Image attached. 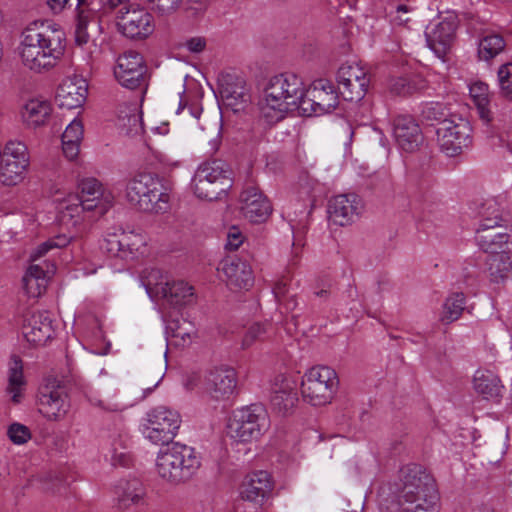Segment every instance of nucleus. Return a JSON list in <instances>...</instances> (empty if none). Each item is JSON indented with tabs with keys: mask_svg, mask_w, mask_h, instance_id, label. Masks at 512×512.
I'll list each match as a JSON object with an SVG mask.
<instances>
[{
	"mask_svg": "<svg viewBox=\"0 0 512 512\" xmlns=\"http://www.w3.org/2000/svg\"><path fill=\"white\" fill-rule=\"evenodd\" d=\"M65 52V33L50 27L27 28L20 45L24 66L35 72L54 67Z\"/></svg>",
	"mask_w": 512,
	"mask_h": 512,
	"instance_id": "obj_1",
	"label": "nucleus"
},
{
	"mask_svg": "<svg viewBox=\"0 0 512 512\" xmlns=\"http://www.w3.org/2000/svg\"><path fill=\"white\" fill-rule=\"evenodd\" d=\"M306 91L302 79L294 73H281L270 78L260 103L261 116L274 124L284 119L290 111L300 113V105Z\"/></svg>",
	"mask_w": 512,
	"mask_h": 512,
	"instance_id": "obj_2",
	"label": "nucleus"
},
{
	"mask_svg": "<svg viewBox=\"0 0 512 512\" xmlns=\"http://www.w3.org/2000/svg\"><path fill=\"white\" fill-rule=\"evenodd\" d=\"M398 502L401 512H437L438 492L434 478L418 464L399 471Z\"/></svg>",
	"mask_w": 512,
	"mask_h": 512,
	"instance_id": "obj_3",
	"label": "nucleus"
},
{
	"mask_svg": "<svg viewBox=\"0 0 512 512\" xmlns=\"http://www.w3.org/2000/svg\"><path fill=\"white\" fill-rule=\"evenodd\" d=\"M126 198L139 211L159 213L167 209L169 193L157 175L139 173L128 182Z\"/></svg>",
	"mask_w": 512,
	"mask_h": 512,
	"instance_id": "obj_4",
	"label": "nucleus"
},
{
	"mask_svg": "<svg viewBox=\"0 0 512 512\" xmlns=\"http://www.w3.org/2000/svg\"><path fill=\"white\" fill-rule=\"evenodd\" d=\"M191 185L199 199L220 200L233 186V171L223 160L207 161L198 167Z\"/></svg>",
	"mask_w": 512,
	"mask_h": 512,
	"instance_id": "obj_5",
	"label": "nucleus"
},
{
	"mask_svg": "<svg viewBox=\"0 0 512 512\" xmlns=\"http://www.w3.org/2000/svg\"><path fill=\"white\" fill-rule=\"evenodd\" d=\"M200 465L194 448L178 442L161 451L156 463L160 477L175 484L191 479Z\"/></svg>",
	"mask_w": 512,
	"mask_h": 512,
	"instance_id": "obj_6",
	"label": "nucleus"
},
{
	"mask_svg": "<svg viewBox=\"0 0 512 512\" xmlns=\"http://www.w3.org/2000/svg\"><path fill=\"white\" fill-rule=\"evenodd\" d=\"M336 372L328 367L318 365L305 373L301 383V393L304 401L313 406L330 403L338 385Z\"/></svg>",
	"mask_w": 512,
	"mask_h": 512,
	"instance_id": "obj_7",
	"label": "nucleus"
},
{
	"mask_svg": "<svg viewBox=\"0 0 512 512\" xmlns=\"http://www.w3.org/2000/svg\"><path fill=\"white\" fill-rule=\"evenodd\" d=\"M268 414L259 404H252L234 412L228 425L231 437L239 442H250L259 438L268 429Z\"/></svg>",
	"mask_w": 512,
	"mask_h": 512,
	"instance_id": "obj_8",
	"label": "nucleus"
},
{
	"mask_svg": "<svg viewBox=\"0 0 512 512\" xmlns=\"http://www.w3.org/2000/svg\"><path fill=\"white\" fill-rule=\"evenodd\" d=\"M143 427L144 436L154 444L169 445L175 438L180 425V414L165 406H158L147 413Z\"/></svg>",
	"mask_w": 512,
	"mask_h": 512,
	"instance_id": "obj_9",
	"label": "nucleus"
},
{
	"mask_svg": "<svg viewBox=\"0 0 512 512\" xmlns=\"http://www.w3.org/2000/svg\"><path fill=\"white\" fill-rule=\"evenodd\" d=\"M339 94L331 81L315 80L304 93L300 114L310 117L332 112L338 106Z\"/></svg>",
	"mask_w": 512,
	"mask_h": 512,
	"instance_id": "obj_10",
	"label": "nucleus"
},
{
	"mask_svg": "<svg viewBox=\"0 0 512 512\" xmlns=\"http://www.w3.org/2000/svg\"><path fill=\"white\" fill-rule=\"evenodd\" d=\"M436 134L441 150L449 157L461 154L472 143V126L460 115H453L449 121H444Z\"/></svg>",
	"mask_w": 512,
	"mask_h": 512,
	"instance_id": "obj_11",
	"label": "nucleus"
},
{
	"mask_svg": "<svg viewBox=\"0 0 512 512\" xmlns=\"http://www.w3.org/2000/svg\"><path fill=\"white\" fill-rule=\"evenodd\" d=\"M114 76L121 86L130 90L145 89L150 77L143 56L133 50L118 57Z\"/></svg>",
	"mask_w": 512,
	"mask_h": 512,
	"instance_id": "obj_12",
	"label": "nucleus"
},
{
	"mask_svg": "<svg viewBox=\"0 0 512 512\" xmlns=\"http://www.w3.org/2000/svg\"><path fill=\"white\" fill-rule=\"evenodd\" d=\"M117 27L127 38L145 39L155 29L154 18L146 9L129 4L119 9Z\"/></svg>",
	"mask_w": 512,
	"mask_h": 512,
	"instance_id": "obj_13",
	"label": "nucleus"
},
{
	"mask_svg": "<svg viewBox=\"0 0 512 512\" xmlns=\"http://www.w3.org/2000/svg\"><path fill=\"white\" fill-rule=\"evenodd\" d=\"M339 93L346 101L358 102L367 92L370 79L366 71L356 63H345L337 72Z\"/></svg>",
	"mask_w": 512,
	"mask_h": 512,
	"instance_id": "obj_14",
	"label": "nucleus"
},
{
	"mask_svg": "<svg viewBox=\"0 0 512 512\" xmlns=\"http://www.w3.org/2000/svg\"><path fill=\"white\" fill-rule=\"evenodd\" d=\"M158 274L159 271L153 270L147 276L144 285L148 293L155 292L157 295H161L162 298L174 307H182L194 302V289L187 282L183 280L154 282L153 279H156Z\"/></svg>",
	"mask_w": 512,
	"mask_h": 512,
	"instance_id": "obj_15",
	"label": "nucleus"
},
{
	"mask_svg": "<svg viewBox=\"0 0 512 512\" xmlns=\"http://www.w3.org/2000/svg\"><path fill=\"white\" fill-rule=\"evenodd\" d=\"M78 204L71 206L80 207L82 211H95L100 216L104 215L113 205V197L110 193L102 191L101 183L95 178L82 179L78 184Z\"/></svg>",
	"mask_w": 512,
	"mask_h": 512,
	"instance_id": "obj_16",
	"label": "nucleus"
},
{
	"mask_svg": "<svg viewBox=\"0 0 512 512\" xmlns=\"http://www.w3.org/2000/svg\"><path fill=\"white\" fill-rule=\"evenodd\" d=\"M237 373L229 366H219L211 369L205 377V391L216 401L231 399L237 389Z\"/></svg>",
	"mask_w": 512,
	"mask_h": 512,
	"instance_id": "obj_17",
	"label": "nucleus"
},
{
	"mask_svg": "<svg viewBox=\"0 0 512 512\" xmlns=\"http://www.w3.org/2000/svg\"><path fill=\"white\" fill-rule=\"evenodd\" d=\"M393 135L398 148L405 153H416L424 143L419 123L411 115H398L393 119Z\"/></svg>",
	"mask_w": 512,
	"mask_h": 512,
	"instance_id": "obj_18",
	"label": "nucleus"
},
{
	"mask_svg": "<svg viewBox=\"0 0 512 512\" xmlns=\"http://www.w3.org/2000/svg\"><path fill=\"white\" fill-rule=\"evenodd\" d=\"M219 93L225 106L235 113L244 111L251 101L244 78L234 73L219 78Z\"/></svg>",
	"mask_w": 512,
	"mask_h": 512,
	"instance_id": "obj_19",
	"label": "nucleus"
},
{
	"mask_svg": "<svg viewBox=\"0 0 512 512\" xmlns=\"http://www.w3.org/2000/svg\"><path fill=\"white\" fill-rule=\"evenodd\" d=\"M22 333L33 345H43L53 335L52 319L48 311L27 310L22 316Z\"/></svg>",
	"mask_w": 512,
	"mask_h": 512,
	"instance_id": "obj_20",
	"label": "nucleus"
},
{
	"mask_svg": "<svg viewBox=\"0 0 512 512\" xmlns=\"http://www.w3.org/2000/svg\"><path fill=\"white\" fill-rule=\"evenodd\" d=\"M70 407L67 393L61 386L46 385L39 390L38 410L48 420H60Z\"/></svg>",
	"mask_w": 512,
	"mask_h": 512,
	"instance_id": "obj_21",
	"label": "nucleus"
},
{
	"mask_svg": "<svg viewBox=\"0 0 512 512\" xmlns=\"http://www.w3.org/2000/svg\"><path fill=\"white\" fill-rule=\"evenodd\" d=\"M240 210L252 223L264 222L272 212L270 201L255 186H247L239 196Z\"/></svg>",
	"mask_w": 512,
	"mask_h": 512,
	"instance_id": "obj_22",
	"label": "nucleus"
},
{
	"mask_svg": "<svg viewBox=\"0 0 512 512\" xmlns=\"http://www.w3.org/2000/svg\"><path fill=\"white\" fill-rule=\"evenodd\" d=\"M298 403L296 383L285 375L275 377L272 384L271 405L281 416L291 415Z\"/></svg>",
	"mask_w": 512,
	"mask_h": 512,
	"instance_id": "obj_23",
	"label": "nucleus"
},
{
	"mask_svg": "<svg viewBox=\"0 0 512 512\" xmlns=\"http://www.w3.org/2000/svg\"><path fill=\"white\" fill-rule=\"evenodd\" d=\"M273 489L271 476L267 471H257L247 475L240 487L241 498L262 507Z\"/></svg>",
	"mask_w": 512,
	"mask_h": 512,
	"instance_id": "obj_24",
	"label": "nucleus"
},
{
	"mask_svg": "<svg viewBox=\"0 0 512 512\" xmlns=\"http://www.w3.org/2000/svg\"><path fill=\"white\" fill-rule=\"evenodd\" d=\"M362 208V201L358 195H337L329 201V218L335 224L344 226L353 222L361 213Z\"/></svg>",
	"mask_w": 512,
	"mask_h": 512,
	"instance_id": "obj_25",
	"label": "nucleus"
},
{
	"mask_svg": "<svg viewBox=\"0 0 512 512\" xmlns=\"http://www.w3.org/2000/svg\"><path fill=\"white\" fill-rule=\"evenodd\" d=\"M456 29V17L450 16L436 24L431 31L426 32L427 44L438 57H444L450 50Z\"/></svg>",
	"mask_w": 512,
	"mask_h": 512,
	"instance_id": "obj_26",
	"label": "nucleus"
},
{
	"mask_svg": "<svg viewBox=\"0 0 512 512\" xmlns=\"http://www.w3.org/2000/svg\"><path fill=\"white\" fill-rule=\"evenodd\" d=\"M87 6V0H77L75 42L79 46L87 44L91 36L101 32L98 15L93 9Z\"/></svg>",
	"mask_w": 512,
	"mask_h": 512,
	"instance_id": "obj_27",
	"label": "nucleus"
},
{
	"mask_svg": "<svg viewBox=\"0 0 512 512\" xmlns=\"http://www.w3.org/2000/svg\"><path fill=\"white\" fill-rule=\"evenodd\" d=\"M221 271L226 276L227 285L231 289L248 290L253 285L250 265L237 257H227L221 263Z\"/></svg>",
	"mask_w": 512,
	"mask_h": 512,
	"instance_id": "obj_28",
	"label": "nucleus"
},
{
	"mask_svg": "<svg viewBox=\"0 0 512 512\" xmlns=\"http://www.w3.org/2000/svg\"><path fill=\"white\" fill-rule=\"evenodd\" d=\"M87 92V84L84 79L77 77L66 79L57 89L56 102L60 108H79L86 101Z\"/></svg>",
	"mask_w": 512,
	"mask_h": 512,
	"instance_id": "obj_29",
	"label": "nucleus"
},
{
	"mask_svg": "<svg viewBox=\"0 0 512 512\" xmlns=\"http://www.w3.org/2000/svg\"><path fill=\"white\" fill-rule=\"evenodd\" d=\"M131 240L132 236L125 232L109 234L101 248L113 257L121 259L134 258L138 246Z\"/></svg>",
	"mask_w": 512,
	"mask_h": 512,
	"instance_id": "obj_30",
	"label": "nucleus"
},
{
	"mask_svg": "<svg viewBox=\"0 0 512 512\" xmlns=\"http://www.w3.org/2000/svg\"><path fill=\"white\" fill-rule=\"evenodd\" d=\"M117 125L127 136L140 135L143 132L142 114L136 104L119 107Z\"/></svg>",
	"mask_w": 512,
	"mask_h": 512,
	"instance_id": "obj_31",
	"label": "nucleus"
},
{
	"mask_svg": "<svg viewBox=\"0 0 512 512\" xmlns=\"http://www.w3.org/2000/svg\"><path fill=\"white\" fill-rule=\"evenodd\" d=\"M506 48V41L499 33L484 31L478 40L477 56L485 62L492 61Z\"/></svg>",
	"mask_w": 512,
	"mask_h": 512,
	"instance_id": "obj_32",
	"label": "nucleus"
},
{
	"mask_svg": "<svg viewBox=\"0 0 512 512\" xmlns=\"http://www.w3.org/2000/svg\"><path fill=\"white\" fill-rule=\"evenodd\" d=\"M474 388L486 399L501 397L503 385L499 377L490 370H478L474 376Z\"/></svg>",
	"mask_w": 512,
	"mask_h": 512,
	"instance_id": "obj_33",
	"label": "nucleus"
},
{
	"mask_svg": "<svg viewBox=\"0 0 512 512\" xmlns=\"http://www.w3.org/2000/svg\"><path fill=\"white\" fill-rule=\"evenodd\" d=\"M509 235L505 227H496L494 230L477 229L475 240L478 246L486 253H494L507 244Z\"/></svg>",
	"mask_w": 512,
	"mask_h": 512,
	"instance_id": "obj_34",
	"label": "nucleus"
},
{
	"mask_svg": "<svg viewBox=\"0 0 512 512\" xmlns=\"http://www.w3.org/2000/svg\"><path fill=\"white\" fill-rule=\"evenodd\" d=\"M51 112L52 107L48 101L32 99L24 106L22 117L28 126L37 127L45 124Z\"/></svg>",
	"mask_w": 512,
	"mask_h": 512,
	"instance_id": "obj_35",
	"label": "nucleus"
},
{
	"mask_svg": "<svg viewBox=\"0 0 512 512\" xmlns=\"http://www.w3.org/2000/svg\"><path fill=\"white\" fill-rule=\"evenodd\" d=\"M46 273L40 265L32 264L22 278L25 293L32 298L39 297L46 289Z\"/></svg>",
	"mask_w": 512,
	"mask_h": 512,
	"instance_id": "obj_36",
	"label": "nucleus"
},
{
	"mask_svg": "<svg viewBox=\"0 0 512 512\" xmlns=\"http://www.w3.org/2000/svg\"><path fill=\"white\" fill-rule=\"evenodd\" d=\"M28 165L29 161L25 159H0V182L6 186L17 185L23 180Z\"/></svg>",
	"mask_w": 512,
	"mask_h": 512,
	"instance_id": "obj_37",
	"label": "nucleus"
},
{
	"mask_svg": "<svg viewBox=\"0 0 512 512\" xmlns=\"http://www.w3.org/2000/svg\"><path fill=\"white\" fill-rule=\"evenodd\" d=\"M24 386L25 381L23 376L22 360L17 356H12L8 369L7 392L11 394V400L14 403L20 402L21 392Z\"/></svg>",
	"mask_w": 512,
	"mask_h": 512,
	"instance_id": "obj_38",
	"label": "nucleus"
},
{
	"mask_svg": "<svg viewBox=\"0 0 512 512\" xmlns=\"http://www.w3.org/2000/svg\"><path fill=\"white\" fill-rule=\"evenodd\" d=\"M116 494L119 504L123 507H129L132 504H138L144 494L141 482L138 479L120 481L116 486Z\"/></svg>",
	"mask_w": 512,
	"mask_h": 512,
	"instance_id": "obj_39",
	"label": "nucleus"
},
{
	"mask_svg": "<svg viewBox=\"0 0 512 512\" xmlns=\"http://www.w3.org/2000/svg\"><path fill=\"white\" fill-rule=\"evenodd\" d=\"M487 263L490 278L496 283L506 279L512 269L511 257L504 251L490 253Z\"/></svg>",
	"mask_w": 512,
	"mask_h": 512,
	"instance_id": "obj_40",
	"label": "nucleus"
},
{
	"mask_svg": "<svg viewBox=\"0 0 512 512\" xmlns=\"http://www.w3.org/2000/svg\"><path fill=\"white\" fill-rule=\"evenodd\" d=\"M425 87V80L419 77H394L389 80L388 84L391 94L404 97L419 92Z\"/></svg>",
	"mask_w": 512,
	"mask_h": 512,
	"instance_id": "obj_41",
	"label": "nucleus"
},
{
	"mask_svg": "<svg viewBox=\"0 0 512 512\" xmlns=\"http://www.w3.org/2000/svg\"><path fill=\"white\" fill-rule=\"evenodd\" d=\"M465 295L462 292L450 294L444 304L440 321L444 324H450L460 318L465 309Z\"/></svg>",
	"mask_w": 512,
	"mask_h": 512,
	"instance_id": "obj_42",
	"label": "nucleus"
},
{
	"mask_svg": "<svg viewBox=\"0 0 512 512\" xmlns=\"http://www.w3.org/2000/svg\"><path fill=\"white\" fill-rule=\"evenodd\" d=\"M421 115L426 121H435L443 126L444 121H449L451 114L449 109L442 103L431 102L425 105L422 109Z\"/></svg>",
	"mask_w": 512,
	"mask_h": 512,
	"instance_id": "obj_43",
	"label": "nucleus"
},
{
	"mask_svg": "<svg viewBox=\"0 0 512 512\" xmlns=\"http://www.w3.org/2000/svg\"><path fill=\"white\" fill-rule=\"evenodd\" d=\"M33 481H39L42 484V489L51 493H61L66 488L62 476L57 472H49L43 477L31 480V482Z\"/></svg>",
	"mask_w": 512,
	"mask_h": 512,
	"instance_id": "obj_44",
	"label": "nucleus"
},
{
	"mask_svg": "<svg viewBox=\"0 0 512 512\" xmlns=\"http://www.w3.org/2000/svg\"><path fill=\"white\" fill-rule=\"evenodd\" d=\"M71 241V237L66 235H57L54 238L47 240L40 244L37 249L31 254V260L35 261L38 258L45 255L52 248H63L66 247Z\"/></svg>",
	"mask_w": 512,
	"mask_h": 512,
	"instance_id": "obj_45",
	"label": "nucleus"
},
{
	"mask_svg": "<svg viewBox=\"0 0 512 512\" xmlns=\"http://www.w3.org/2000/svg\"><path fill=\"white\" fill-rule=\"evenodd\" d=\"M500 93L504 97H512V63L501 65L497 72Z\"/></svg>",
	"mask_w": 512,
	"mask_h": 512,
	"instance_id": "obj_46",
	"label": "nucleus"
},
{
	"mask_svg": "<svg viewBox=\"0 0 512 512\" xmlns=\"http://www.w3.org/2000/svg\"><path fill=\"white\" fill-rule=\"evenodd\" d=\"M0 159L28 160L27 147L20 141H8L1 152Z\"/></svg>",
	"mask_w": 512,
	"mask_h": 512,
	"instance_id": "obj_47",
	"label": "nucleus"
},
{
	"mask_svg": "<svg viewBox=\"0 0 512 512\" xmlns=\"http://www.w3.org/2000/svg\"><path fill=\"white\" fill-rule=\"evenodd\" d=\"M269 327H271L269 325ZM268 333V325L261 324V323H255L249 327L247 330L242 345L244 348L250 347L255 341L257 340H264Z\"/></svg>",
	"mask_w": 512,
	"mask_h": 512,
	"instance_id": "obj_48",
	"label": "nucleus"
},
{
	"mask_svg": "<svg viewBox=\"0 0 512 512\" xmlns=\"http://www.w3.org/2000/svg\"><path fill=\"white\" fill-rule=\"evenodd\" d=\"M151 10L160 15H170L178 10L183 0H147Z\"/></svg>",
	"mask_w": 512,
	"mask_h": 512,
	"instance_id": "obj_49",
	"label": "nucleus"
},
{
	"mask_svg": "<svg viewBox=\"0 0 512 512\" xmlns=\"http://www.w3.org/2000/svg\"><path fill=\"white\" fill-rule=\"evenodd\" d=\"M7 435L14 444H24L31 438L28 427L20 423H13L8 427Z\"/></svg>",
	"mask_w": 512,
	"mask_h": 512,
	"instance_id": "obj_50",
	"label": "nucleus"
},
{
	"mask_svg": "<svg viewBox=\"0 0 512 512\" xmlns=\"http://www.w3.org/2000/svg\"><path fill=\"white\" fill-rule=\"evenodd\" d=\"M470 95L473 98L476 106L489 104V87L484 82H476L470 86Z\"/></svg>",
	"mask_w": 512,
	"mask_h": 512,
	"instance_id": "obj_51",
	"label": "nucleus"
},
{
	"mask_svg": "<svg viewBox=\"0 0 512 512\" xmlns=\"http://www.w3.org/2000/svg\"><path fill=\"white\" fill-rule=\"evenodd\" d=\"M83 124L80 120L74 119L65 129L61 139L67 142H81L83 138Z\"/></svg>",
	"mask_w": 512,
	"mask_h": 512,
	"instance_id": "obj_52",
	"label": "nucleus"
},
{
	"mask_svg": "<svg viewBox=\"0 0 512 512\" xmlns=\"http://www.w3.org/2000/svg\"><path fill=\"white\" fill-rule=\"evenodd\" d=\"M273 294L277 303L292 295L290 293L289 279L287 277H283L275 283L273 287Z\"/></svg>",
	"mask_w": 512,
	"mask_h": 512,
	"instance_id": "obj_53",
	"label": "nucleus"
},
{
	"mask_svg": "<svg viewBox=\"0 0 512 512\" xmlns=\"http://www.w3.org/2000/svg\"><path fill=\"white\" fill-rule=\"evenodd\" d=\"M243 242L241 232L236 228L232 227L227 234L226 248L228 250H237Z\"/></svg>",
	"mask_w": 512,
	"mask_h": 512,
	"instance_id": "obj_54",
	"label": "nucleus"
},
{
	"mask_svg": "<svg viewBox=\"0 0 512 512\" xmlns=\"http://www.w3.org/2000/svg\"><path fill=\"white\" fill-rule=\"evenodd\" d=\"M221 125L214 121L209 130V135H204V139L209 140L213 150H217L220 144Z\"/></svg>",
	"mask_w": 512,
	"mask_h": 512,
	"instance_id": "obj_55",
	"label": "nucleus"
},
{
	"mask_svg": "<svg viewBox=\"0 0 512 512\" xmlns=\"http://www.w3.org/2000/svg\"><path fill=\"white\" fill-rule=\"evenodd\" d=\"M189 329H186L180 325H177L175 328H172L173 330V337L179 338L182 340V345H185L186 343L191 341V335L194 334L193 327H191L190 324H188Z\"/></svg>",
	"mask_w": 512,
	"mask_h": 512,
	"instance_id": "obj_56",
	"label": "nucleus"
},
{
	"mask_svg": "<svg viewBox=\"0 0 512 512\" xmlns=\"http://www.w3.org/2000/svg\"><path fill=\"white\" fill-rule=\"evenodd\" d=\"M185 46L192 53H200L206 47V40L203 37H192L186 41Z\"/></svg>",
	"mask_w": 512,
	"mask_h": 512,
	"instance_id": "obj_57",
	"label": "nucleus"
},
{
	"mask_svg": "<svg viewBox=\"0 0 512 512\" xmlns=\"http://www.w3.org/2000/svg\"><path fill=\"white\" fill-rule=\"evenodd\" d=\"M79 147L80 142L71 141L68 143L67 140H62L63 153L69 160H73L78 155Z\"/></svg>",
	"mask_w": 512,
	"mask_h": 512,
	"instance_id": "obj_58",
	"label": "nucleus"
},
{
	"mask_svg": "<svg viewBox=\"0 0 512 512\" xmlns=\"http://www.w3.org/2000/svg\"><path fill=\"white\" fill-rule=\"evenodd\" d=\"M409 9L406 5H398L396 8V14L393 17L392 21L396 25H406L410 19L408 17Z\"/></svg>",
	"mask_w": 512,
	"mask_h": 512,
	"instance_id": "obj_59",
	"label": "nucleus"
},
{
	"mask_svg": "<svg viewBox=\"0 0 512 512\" xmlns=\"http://www.w3.org/2000/svg\"><path fill=\"white\" fill-rule=\"evenodd\" d=\"M278 305L281 314L290 313L294 311L298 305L297 300L295 298V294H292L283 301L279 302Z\"/></svg>",
	"mask_w": 512,
	"mask_h": 512,
	"instance_id": "obj_60",
	"label": "nucleus"
},
{
	"mask_svg": "<svg viewBox=\"0 0 512 512\" xmlns=\"http://www.w3.org/2000/svg\"><path fill=\"white\" fill-rule=\"evenodd\" d=\"M501 219L498 216H495L494 218H484L478 229H485V230H494L496 227H504L499 223Z\"/></svg>",
	"mask_w": 512,
	"mask_h": 512,
	"instance_id": "obj_61",
	"label": "nucleus"
},
{
	"mask_svg": "<svg viewBox=\"0 0 512 512\" xmlns=\"http://www.w3.org/2000/svg\"><path fill=\"white\" fill-rule=\"evenodd\" d=\"M112 463L113 465L119 464L121 466H128L130 463V456L124 452L117 453V450H114L112 455Z\"/></svg>",
	"mask_w": 512,
	"mask_h": 512,
	"instance_id": "obj_62",
	"label": "nucleus"
},
{
	"mask_svg": "<svg viewBox=\"0 0 512 512\" xmlns=\"http://www.w3.org/2000/svg\"><path fill=\"white\" fill-rule=\"evenodd\" d=\"M69 0H47V5L53 11L58 14L63 11Z\"/></svg>",
	"mask_w": 512,
	"mask_h": 512,
	"instance_id": "obj_63",
	"label": "nucleus"
},
{
	"mask_svg": "<svg viewBox=\"0 0 512 512\" xmlns=\"http://www.w3.org/2000/svg\"><path fill=\"white\" fill-rule=\"evenodd\" d=\"M332 287H333V281L327 280L325 283V288L315 289L314 294L317 297L326 299L329 297Z\"/></svg>",
	"mask_w": 512,
	"mask_h": 512,
	"instance_id": "obj_64",
	"label": "nucleus"
}]
</instances>
